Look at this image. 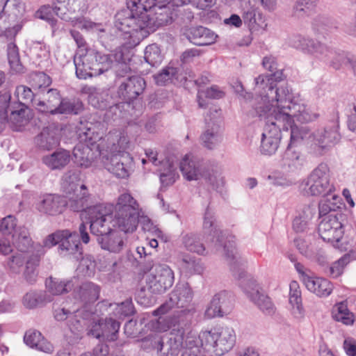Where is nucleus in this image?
Wrapping results in <instances>:
<instances>
[{
	"instance_id": "obj_62",
	"label": "nucleus",
	"mask_w": 356,
	"mask_h": 356,
	"mask_svg": "<svg viewBox=\"0 0 356 356\" xmlns=\"http://www.w3.org/2000/svg\"><path fill=\"white\" fill-rule=\"evenodd\" d=\"M120 324V323L111 318L103 319L102 339L114 341L116 339Z\"/></svg>"
},
{
	"instance_id": "obj_4",
	"label": "nucleus",
	"mask_w": 356,
	"mask_h": 356,
	"mask_svg": "<svg viewBox=\"0 0 356 356\" xmlns=\"http://www.w3.org/2000/svg\"><path fill=\"white\" fill-rule=\"evenodd\" d=\"M269 106L253 104L252 117H258L264 122L260 151L265 155H272L276 152L282 138V131H284L282 124L273 115L272 108H269Z\"/></svg>"
},
{
	"instance_id": "obj_31",
	"label": "nucleus",
	"mask_w": 356,
	"mask_h": 356,
	"mask_svg": "<svg viewBox=\"0 0 356 356\" xmlns=\"http://www.w3.org/2000/svg\"><path fill=\"white\" fill-rule=\"evenodd\" d=\"M185 35L191 43L197 46L211 44L217 37L210 29L201 26L188 29Z\"/></svg>"
},
{
	"instance_id": "obj_57",
	"label": "nucleus",
	"mask_w": 356,
	"mask_h": 356,
	"mask_svg": "<svg viewBox=\"0 0 356 356\" xmlns=\"http://www.w3.org/2000/svg\"><path fill=\"white\" fill-rule=\"evenodd\" d=\"M288 129L290 128V142L289 144L296 145L302 140L307 139L309 143V136L312 134L309 129L304 126H297L291 122L287 124Z\"/></svg>"
},
{
	"instance_id": "obj_51",
	"label": "nucleus",
	"mask_w": 356,
	"mask_h": 356,
	"mask_svg": "<svg viewBox=\"0 0 356 356\" xmlns=\"http://www.w3.org/2000/svg\"><path fill=\"white\" fill-rule=\"evenodd\" d=\"M83 109V104L76 99L61 98L56 114L77 115Z\"/></svg>"
},
{
	"instance_id": "obj_42",
	"label": "nucleus",
	"mask_w": 356,
	"mask_h": 356,
	"mask_svg": "<svg viewBox=\"0 0 356 356\" xmlns=\"http://www.w3.org/2000/svg\"><path fill=\"white\" fill-rule=\"evenodd\" d=\"M184 332L179 330L178 334H170L168 341L164 343L162 341V348L158 353L160 356H177L179 353V348L183 346Z\"/></svg>"
},
{
	"instance_id": "obj_61",
	"label": "nucleus",
	"mask_w": 356,
	"mask_h": 356,
	"mask_svg": "<svg viewBox=\"0 0 356 356\" xmlns=\"http://www.w3.org/2000/svg\"><path fill=\"white\" fill-rule=\"evenodd\" d=\"M351 261V256L345 254L339 259L332 263L331 266L325 268V273L333 278L340 276L343 271L344 267Z\"/></svg>"
},
{
	"instance_id": "obj_5",
	"label": "nucleus",
	"mask_w": 356,
	"mask_h": 356,
	"mask_svg": "<svg viewBox=\"0 0 356 356\" xmlns=\"http://www.w3.org/2000/svg\"><path fill=\"white\" fill-rule=\"evenodd\" d=\"M76 75L80 79L97 76L108 71L113 65V60L107 54L95 49H88L85 54L75 57Z\"/></svg>"
},
{
	"instance_id": "obj_20",
	"label": "nucleus",
	"mask_w": 356,
	"mask_h": 356,
	"mask_svg": "<svg viewBox=\"0 0 356 356\" xmlns=\"http://www.w3.org/2000/svg\"><path fill=\"white\" fill-rule=\"evenodd\" d=\"M351 53L323 44L318 58L334 70H339L343 64L348 63Z\"/></svg>"
},
{
	"instance_id": "obj_21",
	"label": "nucleus",
	"mask_w": 356,
	"mask_h": 356,
	"mask_svg": "<svg viewBox=\"0 0 356 356\" xmlns=\"http://www.w3.org/2000/svg\"><path fill=\"white\" fill-rule=\"evenodd\" d=\"M81 181V171L78 169H70L62 178V188L69 196V207H70L71 199L76 197H81L83 190L81 188L83 184L79 185Z\"/></svg>"
},
{
	"instance_id": "obj_9",
	"label": "nucleus",
	"mask_w": 356,
	"mask_h": 356,
	"mask_svg": "<svg viewBox=\"0 0 356 356\" xmlns=\"http://www.w3.org/2000/svg\"><path fill=\"white\" fill-rule=\"evenodd\" d=\"M300 188L307 195H329L334 187L330 184V169L326 163H321L304 179Z\"/></svg>"
},
{
	"instance_id": "obj_36",
	"label": "nucleus",
	"mask_w": 356,
	"mask_h": 356,
	"mask_svg": "<svg viewBox=\"0 0 356 356\" xmlns=\"http://www.w3.org/2000/svg\"><path fill=\"white\" fill-rule=\"evenodd\" d=\"M156 85L165 86L170 83L174 84L181 83L188 80L186 74H183L181 69L173 67H165L161 72L154 75Z\"/></svg>"
},
{
	"instance_id": "obj_41",
	"label": "nucleus",
	"mask_w": 356,
	"mask_h": 356,
	"mask_svg": "<svg viewBox=\"0 0 356 356\" xmlns=\"http://www.w3.org/2000/svg\"><path fill=\"white\" fill-rule=\"evenodd\" d=\"M289 303L292 306L291 312L297 319L305 316V310L302 304L301 291L296 281H291L289 284Z\"/></svg>"
},
{
	"instance_id": "obj_33",
	"label": "nucleus",
	"mask_w": 356,
	"mask_h": 356,
	"mask_svg": "<svg viewBox=\"0 0 356 356\" xmlns=\"http://www.w3.org/2000/svg\"><path fill=\"white\" fill-rule=\"evenodd\" d=\"M44 253L45 250H44L43 248L40 244H38L35 247V254L30 255L25 263L23 275L25 280L30 284H33L37 281L38 277V268L40 265V257Z\"/></svg>"
},
{
	"instance_id": "obj_39",
	"label": "nucleus",
	"mask_w": 356,
	"mask_h": 356,
	"mask_svg": "<svg viewBox=\"0 0 356 356\" xmlns=\"http://www.w3.org/2000/svg\"><path fill=\"white\" fill-rule=\"evenodd\" d=\"M97 240L102 249L111 252H120L124 245L122 234L117 230H111L103 236L98 237Z\"/></svg>"
},
{
	"instance_id": "obj_34",
	"label": "nucleus",
	"mask_w": 356,
	"mask_h": 356,
	"mask_svg": "<svg viewBox=\"0 0 356 356\" xmlns=\"http://www.w3.org/2000/svg\"><path fill=\"white\" fill-rule=\"evenodd\" d=\"M61 96L57 89L50 88L43 95V99L35 101V107L40 113L55 115Z\"/></svg>"
},
{
	"instance_id": "obj_59",
	"label": "nucleus",
	"mask_w": 356,
	"mask_h": 356,
	"mask_svg": "<svg viewBox=\"0 0 356 356\" xmlns=\"http://www.w3.org/2000/svg\"><path fill=\"white\" fill-rule=\"evenodd\" d=\"M110 306L114 307V315L120 318L131 316L136 312L131 298H127L120 303L111 304Z\"/></svg>"
},
{
	"instance_id": "obj_19",
	"label": "nucleus",
	"mask_w": 356,
	"mask_h": 356,
	"mask_svg": "<svg viewBox=\"0 0 356 356\" xmlns=\"http://www.w3.org/2000/svg\"><path fill=\"white\" fill-rule=\"evenodd\" d=\"M288 43L291 47L305 54L314 56L316 58L323 44L309 35L300 33L291 35L288 39Z\"/></svg>"
},
{
	"instance_id": "obj_32",
	"label": "nucleus",
	"mask_w": 356,
	"mask_h": 356,
	"mask_svg": "<svg viewBox=\"0 0 356 356\" xmlns=\"http://www.w3.org/2000/svg\"><path fill=\"white\" fill-rule=\"evenodd\" d=\"M304 284L308 291L318 297H327L333 291V284L327 279L316 276H305Z\"/></svg>"
},
{
	"instance_id": "obj_14",
	"label": "nucleus",
	"mask_w": 356,
	"mask_h": 356,
	"mask_svg": "<svg viewBox=\"0 0 356 356\" xmlns=\"http://www.w3.org/2000/svg\"><path fill=\"white\" fill-rule=\"evenodd\" d=\"M221 111L216 107L210 108L209 115L206 117V128L201 135L203 145L209 149H215L222 141Z\"/></svg>"
},
{
	"instance_id": "obj_52",
	"label": "nucleus",
	"mask_w": 356,
	"mask_h": 356,
	"mask_svg": "<svg viewBox=\"0 0 356 356\" xmlns=\"http://www.w3.org/2000/svg\"><path fill=\"white\" fill-rule=\"evenodd\" d=\"M74 163L81 168H89L92 163V150L88 145L79 144L73 150Z\"/></svg>"
},
{
	"instance_id": "obj_27",
	"label": "nucleus",
	"mask_w": 356,
	"mask_h": 356,
	"mask_svg": "<svg viewBox=\"0 0 356 356\" xmlns=\"http://www.w3.org/2000/svg\"><path fill=\"white\" fill-rule=\"evenodd\" d=\"M9 111L10 115L8 122H10L11 128L14 131H22L32 118L30 110L23 104H17V106L9 104L8 112Z\"/></svg>"
},
{
	"instance_id": "obj_6",
	"label": "nucleus",
	"mask_w": 356,
	"mask_h": 356,
	"mask_svg": "<svg viewBox=\"0 0 356 356\" xmlns=\"http://www.w3.org/2000/svg\"><path fill=\"white\" fill-rule=\"evenodd\" d=\"M200 339L207 353L221 356L234 346L236 335L231 327H222L219 331L205 330L200 333Z\"/></svg>"
},
{
	"instance_id": "obj_8",
	"label": "nucleus",
	"mask_w": 356,
	"mask_h": 356,
	"mask_svg": "<svg viewBox=\"0 0 356 356\" xmlns=\"http://www.w3.org/2000/svg\"><path fill=\"white\" fill-rule=\"evenodd\" d=\"M263 67L268 70L270 73L267 74H261L255 79V90L257 92L261 91V97L256 99L255 104L268 106L271 100L270 97H268L269 88L272 86L273 89H277L275 82L282 80L283 73L282 70H277V64L275 58L272 56H265L262 60Z\"/></svg>"
},
{
	"instance_id": "obj_38",
	"label": "nucleus",
	"mask_w": 356,
	"mask_h": 356,
	"mask_svg": "<svg viewBox=\"0 0 356 356\" xmlns=\"http://www.w3.org/2000/svg\"><path fill=\"white\" fill-rule=\"evenodd\" d=\"M24 341L31 348H35L46 353H51L54 351L53 345L45 339L39 331L35 330H29L26 332Z\"/></svg>"
},
{
	"instance_id": "obj_11",
	"label": "nucleus",
	"mask_w": 356,
	"mask_h": 356,
	"mask_svg": "<svg viewBox=\"0 0 356 356\" xmlns=\"http://www.w3.org/2000/svg\"><path fill=\"white\" fill-rule=\"evenodd\" d=\"M193 293L188 283H178L169 295V299L158 309L165 314L172 308L182 309L181 313L187 317H191L195 313V308L191 305Z\"/></svg>"
},
{
	"instance_id": "obj_60",
	"label": "nucleus",
	"mask_w": 356,
	"mask_h": 356,
	"mask_svg": "<svg viewBox=\"0 0 356 356\" xmlns=\"http://www.w3.org/2000/svg\"><path fill=\"white\" fill-rule=\"evenodd\" d=\"M45 302L46 296L42 291H29L24 296L22 300L23 305L27 309H34Z\"/></svg>"
},
{
	"instance_id": "obj_12",
	"label": "nucleus",
	"mask_w": 356,
	"mask_h": 356,
	"mask_svg": "<svg viewBox=\"0 0 356 356\" xmlns=\"http://www.w3.org/2000/svg\"><path fill=\"white\" fill-rule=\"evenodd\" d=\"M84 328L87 330L88 335L101 339L103 333V319L99 318L92 309H77L75 315L70 320V329L76 333Z\"/></svg>"
},
{
	"instance_id": "obj_44",
	"label": "nucleus",
	"mask_w": 356,
	"mask_h": 356,
	"mask_svg": "<svg viewBox=\"0 0 356 356\" xmlns=\"http://www.w3.org/2000/svg\"><path fill=\"white\" fill-rule=\"evenodd\" d=\"M139 213H126L122 216L114 214L113 226L118 227L120 231L125 233L133 232L136 229L138 223Z\"/></svg>"
},
{
	"instance_id": "obj_28",
	"label": "nucleus",
	"mask_w": 356,
	"mask_h": 356,
	"mask_svg": "<svg viewBox=\"0 0 356 356\" xmlns=\"http://www.w3.org/2000/svg\"><path fill=\"white\" fill-rule=\"evenodd\" d=\"M86 0H54V11L64 20H69L67 13H83L86 10Z\"/></svg>"
},
{
	"instance_id": "obj_53",
	"label": "nucleus",
	"mask_w": 356,
	"mask_h": 356,
	"mask_svg": "<svg viewBox=\"0 0 356 356\" xmlns=\"http://www.w3.org/2000/svg\"><path fill=\"white\" fill-rule=\"evenodd\" d=\"M317 0H296L293 7V16L303 19L311 15L316 9Z\"/></svg>"
},
{
	"instance_id": "obj_64",
	"label": "nucleus",
	"mask_w": 356,
	"mask_h": 356,
	"mask_svg": "<svg viewBox=\"0 0 356 356\" xmlns=\"http://www.w3.org/2000/svg\"><path fill=\"white\" fill-rule=\"evenodd\" d=\"M15 94L19 102V103L15 104L17 106V104L26 106V104L29 103H32L35 106V101H38V99H34V93L31 89L25 86L21 85L17 86L15 89Z\"/></svg>"
},
{
	"instance_id": "obj_17",
	"label": "nucleus",
	"mask_w": 356,
	"mask_h": 356,
	"mask_svg": "<svg viewBox=\"0 0 356 356\" xmlns=\"http://www.w3.org/2000/svg\"><path fill=\"white\" fill-rule=\"evenodd\" d=\"M145 86V81L143 77L129 76L120 83L118 90V96L122 101L129 104L143 93Z\"/></svg>"
},
{
	"instance_id": "obj_55",
	"label": "nucleus",
	"mask_w": 356,
	"mask_h": 356,
	"mask_svg": "<svg viewBox=\"0 0 356 356\" xmlns=\"http://www.w3.org/2000/svg\"><path fill=\"white\" fill-rule=\"evenodd\" d=\"M332 314L334 320L345 325H351L354 322L353 313L348 310L347 305L343 302L336 304Z\"/></svg>"
},
{
	"instance_id": "obj_45",
	"label": "nucleus",
	"mask_w": 356,
	"mask_h": 356,
	"mask_svg": "<svg viewBox=\"0 0 356 356\" xmlns=\"http://www.w3.org/2000/svg\"><path fill=\"white\" fill-rule=\"evenodd\" d=\"M315 213L314 209L305 206L299 213L293 222V228L296 232L302 233L307 231L311 224V220Z\"/></svg>"
},
{
	"instance_id": "obj_58",
	"label": "nucleus",
	"mask_w": 356,
	"mask_h": 356,
	"mask_svg": "<svg viewBox=\"0 0 356 356\" xmlns=\"http://www.w3.org/2000/svg\"><path fill=\"white\" fill-rule=\"evenodd\" d=\"M46 286L53 295H60L70 291L73 287V284L70 280L63 281L50 277L49 280L46 281Z\"/></svg>"
},
{
	"instance_id": "obj_35",
	"label": "nucleus",
	"mask_w": 356,
	"mask_h": 356,
	"mask_svg": "<svg viewBox=\"0 0 356 356\" xmlns=\"http://www.w3.org/2000/svg\"><path fill=\"white\" fill-rule=\"evenodd\" d=\"M70 159L71 155L69 151L59 149L43 156L42 162L51 170H61L67 165Z\"/></svg>"
},
{
	"instance_id": "obj_46",
	"label": "nucleus",
	"mask_w": 356,
	"mask_h": 356,
	"mask_svg": "<svg viewBox=\"0 0 356 356\" xmlns=\"http://www.w3.org/2000/svg\"><path fill=\"white\" fill-rule=\"evenodd\" d=\"M181 347L184 348L181 356H201L202 350L207 352L202 345L200 335L197 337L191 332L187 334L185 340L184 339Z\"/></svg>"
},
{
	"instance_id": "obj_25",
	"label": "nucleus",
	"mask_w": 356,
	"mask_h": 356,
	"mask_svg": "<svg viewBox=\"0 0 356 356\" xmlns=\"http://www.w3.org/2000/svg\"><path fill=\"white\" fill-rule=\"evenodd\" d=\"M68 234H64L63 238H61L58 246L60 254L63 257H70L76 259H79L82 255V248L79 240L77 238L78 234L74 232H71L67 229Z\"/></svg>"
},
{
	"instance_id": "obj_7",
	"label": "nucleus",
	"mask_w": 356,
	"mask_h": 356,
	"mask_svg": "<svg viewBox=\"0 0 356 356\" xmlns=\"http://www.w3.org/2000/svg\"><path fill=\"white\" fill-rule=\"evenodd\" d=\"M339 122L332 120L324 127L313 131L309 136V145L315 156H319L327 152L341 140Z\"/></svg>"
},
{
	"instance_id": "obj_49",
	"label": "nucleus",
	"mask_w": 356,
	"mask_h": 356,
	"mask_svg": "<svg viewBox=\"0 0 356 356\" xmlns=\"http://www.w3.org/2000/svg\"><path fill=\"white\" fill-rule=\"evenodd\" d=\"M282 161V165L287 166L291 171L298 169L303 163L300 153L294 148L293 145L289 143L283 154Z\"/></svg>"
},
{
	"instance_id": "obj_43",
	"label": "nucleus",
	"mask_w": 356,
	"mask_h": 356,
	"mask_svg": "<svg viewBox=\"0 0 356 356\" xmlns=\"http://www.w3.org/2000/svg\"><path fill=\"white\" fill-rule=\"evenodd\" d=\"M114 213L118 214V216H122L126 213H139V205L131 194L125 193L118 197L114 207Z\"/></svg>"
},
{
	"instance_id": "obj_26",
	"label": "nucleus",
	"mask_w": 356,
	"mask_h": 356,
	"mask_svg": "<svg viewBox=\"0 0 356 356\" xmlns=\"http://www.w3.org/2000/svg\"><path fill=\"white\" fill-rule=\"evenodd\" d=\"M99 293L100 287L97 284L91 282H86L82 283L74 291V297L83 304L81 308L92 309L90 304L98 300Z\"/></svg>"
},
{
	"instance_id": "obj_15",
	"label": "nucleus",
	"mask_w": 356,
	"mask_h": 356,
	"mask_svg": "<svg viewBox=\"0 0 356 356\" xmlns=\"http://www.w3.org/2000/svg\"><path fill=\"white\" fill-rule=\"evenodd\" d=\"M173 270L165 264L155 265L153 271L146 277V286L152 293H165L173 284Z\"/></svg>"
},
{
	"instance_id": "obj_47",
	"label": "nucleus",
	"mask_w": 356,
	"mask_h": 356,
	"mask_svg": "<svg viewBox=\"0 0 356 356\" xmlns=\"http://www.w3.org/2000/svg\"><path fill=\"white\" fill-rule=\"evenodd\" d=\"M88 90V103L95 108L107 109L111 100V97L108 91L97 90L95 88H90Z\"/></svg>"
},
{
	"instance_id": "obj_29",
	"label": "nucleus",
	"mask_w": 356,
	"mask_h": 356,
	"mask_svg": "<svg viewBox=\"0 0 356 356\" xmlns=\"http://www.w3.org/2000/svg\"><path fill=\"white\" fill-rule=\"evenodd\" d=\"M127 158L120 154H112L104 161L105 168L118 178L124 179L130 175L132 161L124 162Z\"/></svg>"
},
{
	"instance_id": "obj_40",
	"label": "nucleus",
	"mask_w": 356,
	"mask_h": 356,
	"mask_svg": "<svg viewBox=\"0 0 356 356\" xmlns=\"http://www.w3.org/2000/svg\"><path fill=\"white\" fill-rule=\"evenodd\" d=\"M13 245L22 252H31L35 254V247L38 243H34L26 228H20L11 236Z\"/></svg>"
},
{
	"instance_id": "obj_48",
	"label": "nucleus",
	"mask_w": 356,
	"mask_h": 356,
	"mask_svg": "<svg viewBox=\"0 0 356 356\" xmlns=\"http://www.w3.org/2000/svg\"><path fill=\"white\" fill-rule=\"evenodd\" d=\"M341 206L340 198L337 195H332L330 198L328 196L324 197L318 204L319 216L323 218L330 213H341L338 211L341 208Z\"/></svg>"
},
{
	"instance_id": "obj_22",
	"label": "nucleus",
	"mask_w": 356,
	"mask_h": 356,
	"mask_svg": "<svg viewBox=\"0 0 356 356\" xmlns=\"http://www.w3.org/2000/svg\"><path fill=\"white\" fill-rule=\"evenodd\" d=\"M243 20L251 32L261 31L266 30L267 23L265 17L260 13L254 6L246 3L243 8Z\"/></svg>"
},
{
	"instance_id": "obj_54",
	"label": "nucleus",
	"mask_w": 356,
	"mask_h": 356,
	"mask_svg": "<svg viewBox=\"0 0 356 356\" xmlns=\"http://www.w3.org/2000/svg\"><path fill=\"white\" fill-rule=\"evenodd\" d=\"M182 244L184 248L189 252H195L198 254H204L205 247L200 241L198 234L194 233H188L184 234L181 237Z\"/></svg>"
},
{
	"instance_id": "obj_1",
	"label": "nucleus",
	"mask_w": 356,
	"mask_h": 356,
	"mask_svg": "<svg viewBox=\"0 0 356 356\" xmlns=\"http://www.w3.org/2000/svg\"><path fill=\"white\" fill-rule=\"evenodd\" d=\"M268 97H271L268 104L272 108L271 112L282 125L284 131H288L287 124L296 120L301 123H308L318 118L306 105L298 103L293 99L291 90L286 85H282L277 89L269 88Z\"/></svg>"
},
{
	"instance_id": "obj_63",
	"label": "nucleus",
	"mask_w": 356,
	"mask_h": 356,
	"mask_svg": "<svg viewBox=\"0 0 356 356\" xmlns=\"http://www.w3.org/2000/svg\"><path fill=\"white\" fill-rule=\"evenodd\" d=\"M144 58L149 65L156 67L161 63L163 56L159 47L156 44H152L145 48Z\"/></svg>"
},
{
	"instance_id": "obj_37",
	"label": "nucleus",
	"mask_w": 356,
	"mask_h": 356,
	"mask_svg": "<svg viewBox=\"0 0 356 356\" xmlns=\"http://www.w3.org/2000/svg\"><path fill=\"white\" fill-rule=\"evenodd\" d=\"M107 148L111 154H120L128 147L129 139L127 134L119 129H113L107 134Z\"/></svg>"
},
{
	"instance_id": "obj_3",
	"label": "nucleus",
	"mask_w": 356,
	"mask_h": 356,
	"mask_svg": "<svg viewBox=\"0 0 356 356\" xmlns=\"http://www.w3.org/2000/svg\"><path fill=\"white\" fill-rule=\"evenodd\" d=\"M83 192L81 197L71 199L70 209L75 212L81 211V218L89 220L90 229L92 234L103 236L113 230L110 227L112 219L113 207L105 204L92 205L91 195L86 185H82Z\"/></svg>"
},
{
	"instance_id": "obj_56",
	"label": "nucleus",
	"mask_w": 356,
	"mask_h": 356,
	"mask_svg": "<svg viewBox=\"0 0 356 356\" xmlns=\"http://www.w3.org/2000/svg\"><path fill=\"white\" fill-rule=\"evenodd\" d=\"M35 144L43 149H50L58 145V140L55 134L44 129L35 138Z\"/></svg>"
},
{
	"instance_id": "obj_50",
	"label": "nucleus",
	"mask_w": 356,
	"mask_h": 356,
	"mask_svg": "<svg viewBox=\"0 0 356 356\" xmlns=\"http://www.w3.org/2000/svg\"><path fill=\"white\" fill-rule=\"evenodd\" d=\"M312 28L317 33L338 29V22L332 17L326 15H318L313 18Z\"/></svg>"
},
{
	"instance_id": "obj_30",
	"label": "nucleus",
	"mask_w": 356,
	"mask_h": 356,
	"mask_svg": "<svg viewBox=\"0 0 356 356\" xmlns=\"http://www.w3.org/2000/svg\"><path fill=\"white\" fill-rule=\"evenodd\" d=\"M177 264L181 273L186 276L200 275L204 271V266L200 259L186 252L177 254Z\"/></svg>"
},
{
	"instance_id": "obj_23",
	"label": "nucleus",
	"mask_w": 356,
	"mask_h": 356,
	"mask_svg": "<svg viewBox=\"0 0 356 356\" xmlns=\"http://www.w3.org/2000/svg\"><path fill=\"white\" fill-rule=\"evenodd\" d=\"M67 204L65 197L58 195L47 194L38 203L37 209L42 213L56 216L64 211Z\"/></svg>"
},
{
	"instance_id": "obj_16",
	"label": "nucleus",
	"mask_w": 356,
	"mask_h": 356,
	"mask_svg": "<svg viewBox=\"0 0 356 356\" xmlns=\"http://www.w3.org/2000/svg\"><path fill=\"white\" fill-rule=\"evenodd\" d=\"M204 229H210V234L213 236V242L218 248L222 247L225 251L226 258H229V255L236 252L234 246V237L230 236L227 241H224V234L218 228L216 224V219L213 214L207 209L204 218Z\"/></svg>"
},
{
	"instance_id": "obj_18",
	"label": "nucleus",
	"mask_w": 356,
	"mask_h": 356,
	"mask_svg": "<svg viewBox=\"0 0 356 356\" xmlns=\"http://www.w3.org/2000/svg\"><path fill=\"white\" fill-rule=\"evenodd\" d=\"M234 299L231 293L226 291L216 293L205 310L204 315L208 318L222 316L229 313L233 307Z\"/></svg>"
},
{
	"instance_id": "obj_13",
	"label": "nucleus",
	"mask_w": 356,
	"mask_h": 356,
	"mask_svg": "<svg viewBox=\"0 0 356 356\" xmlns=\"http://www.w3.org/2000/svg\"><path fill=\"white\" fill-rule=\"evenodd\" d=\"M346 216L343 213H330L323 217L318 227L321 238L328 243H338L344 234V223Z\"/></svg>"
},
{
	"instance_id": "obj_10",
	"label": "nucleus",
	"mask_w": 356,
	"mask_h": 356,
	"mask_svg": "<svg viewBox=\"0 0 356 356\" xmlns=\"http://www.w3.org/2000/svg\"><path fill=\"white\" fill-rule=\"evenodd\" d=\"M230 265L233 275L238 280L239 286L250 300H254L263 292L262 288L257 280L251 275H247L245 270L246 261L241 259L236 251L226 258Z\"/></svg>"
},
{
	"instance_id": "obj_24",
	"label": "nucleus",
	"mask_w": 356,
	"mask_h": 356,
	"mask_svg": "<svg viewBox=\"0 0 356 356\" xmlns=\"http://www.w3.org/2000/svg\"><path fill=\"white\" fill-rule=\"evenodd\" d=\"M180 170L188 181L197 180L203 177L202 162L192 154L184 156L179 164Z\"/></svg>"
},
{
	"instance_id": "obj_2",
	"label": "nucleus",
	"mask_w": 356,
	"mask_h": 356,
	"mask_svg": "<svg viewBox=\"0 0 356 356\" xmlns=\"http://www.w3.org/2000/svg\"><path fill=\"white\" fill-rule=\"evenodd\" d=\"M140 0H127V8L117 13L115 16V28L118 36L124 38L147 37L155 27L162 25L154 17L141 9Z\"/></svg>"
}]
</instances>
